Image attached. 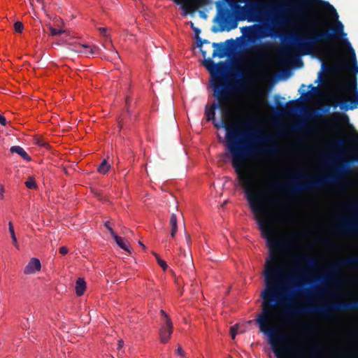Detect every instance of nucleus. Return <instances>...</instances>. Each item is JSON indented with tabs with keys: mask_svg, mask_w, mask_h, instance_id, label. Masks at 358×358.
Returning <instances> with one entry per match:
<instances>
[{
	"mask_svg": "<svg viewBox=\"0 0 358 358\" xmlns=\"http://www.w3.org/2000/svg\"><path fill=\"white\" fill-rule=\"evenodd\" d=\"M304 5L313 4L320 2L327 8L334 18L336 19V24L329 30L318 32L315 27H312L309 31V35L295 36L293 38L294 47L303 55H309L316 46L322 43H327L333 39L344 37L346 34L344 32L343 23L338 20V15L335 8L328 1L322 0H297Z\"/></svg>",
	"mask_w": 358,
	"mask_h": 358,
	"instance_id": "1",
	"label": "nucleus"
},
{
	"mask_svg": "<svg viewBox=\"0 0 358 358\" xmlns=\"http://www.w3.org/2000/svg\"><path fill=\"white\" fill-rule=\"evenodd\" d=\"M358 309V301L338 302L327 306H310L300 308L288 307L283 310L282 316L287 320L290 321L293 316L307 313H318L324 317H329L331 310H350Z\"/></svg>",
	"mask_w": 358,
	"mask_h": 358,
	"instance_id": "2",
	"label": "nucleus"
},
{
	"mask_svg": "<svg viewBox=\"0 0 358 358\" xmlns=\"http://www.w3.org/2000/svg\"><path fill=\"white\" fill-rule=\"evenodd\" d=\"M216 20L220 25V29L213 28V31L214 32H217L218 31H222L225 29L227 24H228V27L226 28L227 31L236 28L238 24L237 22L232 18L231 10L228 8L222 6L220 2L216 3Z\"/></svg>",
	"mask_w": 358,
	"mask_h": 358,
	"instance_id": "3",
	"label": "nucleus"
},
{
	"mask_svg": "<svg viewBox=\"0 0 358 358\" xmlns=\"http://www.w3.org/2000/svg\"><path fill=\"white\" fill-rule=\"evenodd\" d=\"M349 208L353 212H358V202L350 206ZM341 229L345 231H352L358 230V224H345L341 226ZM357 264H358V256L343 259L334 264L331 267V271L332 272H336L342 267L354 266Z\"/></svg>",
	"mask_w": 358,
	"mask_h": 358,
	"instance_id": "4",
	"label": "nucleus"
},
{
	"mask_svg": "<svg viewBox=\"0 0 358 358\" xmlns=\"http://www.w3.org/2000/svg\"><path fill=\"white\" fill-rule=\"evenodd\" d=\"M268 29L260 25H250L241 28V31L248 40L252 41L255 38H263L268 36Z\"/></svg>",
	"mask_w": 358,
	"mask_h": 358,
	"instance_id": "5",
	"label": "nucleus"
},
{
	"mask_svg": "<svg viewBox=\"0 0 358 358\" xmlns=\"http://www.w3.org/2000/svg\"><path fill=\"white\" fill-rule=\"evenodd\" d=\"M348 87L350 90L355 89V96L357 99H345L340 104V108L343 111H348L349 110H354L357 108L358 106V90H357V83L356 80H354L352 83L348 85Z\"/></svg>",
	"mask_w": 358,
	"mask_h": 358,
	"instance_id": "6",
	"label": "nucleus"
},
{
	"mask_svg": "<svg viewBox=\"0 0 358 358\" xmlns=\"http://www.w3.org/2000/svg\"><path fill=\"white\" fill-rule=\"evenodd\" d=\"M173 331V324H162L159 332L161 343H166L170 339Z\"/></svg>",
	"mask_w": 358,
	"mask_h": 358,
	"instance_id": "7",
	"label": "nucleus"
},
{
	"mask_svg": "<svg viewBox=\"0 0 358 358\" xmlns=\"http://www.w3.org/2000/svg\"><path fill=\"white\" fill-rule=\"evenodd\" d=\"M76 52L83 53L87 56L96 55L99 52V48L96 45L90 46L86 44L78 45L73 49Z\"/></svg>",
	"mask_w": 358,
	"mask_h": 358,
	"instance_id": "8",
	"label": "nucleus"
},
{
	"mask_svg": "<svg viewBox=\"0 0 358 358\" xmlns=\"http://www.w3.org/2000/svg\"><path fill=\"white\" fill-rule=\"evenodd\" d=\"M233 41L232 39L227 40L224 43H213V47L215 48V49L213 50L212 57H218L220 58H222L225 56L227 50V48L225 45V43H229V42Z\"/></svg>",
	"mask_w": 358,
	"mask_h": 358,
	"instance_id": "9",
	"label": "nucleus"
},
{
	"mask_svg": "<svg viewBox=\"0 0 358 358\" xmlns=\"http://www.w3.org/2000/svg\"><path fill=\"white\" fill-rule=\"evenodd\" d=\"M41 264L38 259L32 258L24 269V274H33L41 270Z\"/></svg>",
	"mask_w": 358,
	"mask_h": 358,
	"instance_id": "10",
	"label": "nucleus"
},
{
	"mask_svg": "<svg viewBox=\"0 0 358 358\" xmlns=\"http://www.w3.org/2000/svg\"><path fill=\"white\" fill-rule=\"evenodd\" d=\"M190 26L196 36L197 47L200 49L202 56L206 59L207 52L205 50H202V45L203 43H209V42L207 40L202 41L201 38H199V35L201 33V30L199 28L194 27V24L192 22H190Z\"/></svg>",
	"mask_w": 358,
	"mask_h": 358,
	"instance_id": "11",
	"label": "nucleus"
},
{
	"mask_svg": "<svg viewBox=\"0 0 358 358\" xmlns=\"http://www.w3.org/2000/svg\"><path fill=\"white\" fill-rule=\"evenodd\" d=\"M344 42L348 45V53H349L348 59H349V62L352 64L353 71L355 73H358V66H357V59H356V55H355V50L352 48V47L351 46V44L350 43V42L348 41V40L347 38L345 39Z\"/></svg>",
	"mask_w": 358,
	"mask_h": 358,
	"instance_id": "12",
	"label": "nucleus"
},
{
	"mask_svg": "<svg viewBox=\"0 0 358 358\" xmlns=\"http://www.w3.org/2000/svg\"><path fill=\"white\" fill-rule=\"evenodd\" d=\"M271 45L272 43L269 42L262 43L258 45H255L253 48L252 51L256 54L258 59H261L264 57L266 51L270 48Z\"/></svg>",
	"mask_w": 358,
	"mask_h": 358,
	"instance_id": "13",
	"label": "nucleus"
},
{
	"mask_svg": "<svg viewBox=\"0 0 358 358\" xmlns=\"http://www.w3.org/2000/svg\"><path fill=\"white\" fill-rule=\"evenodd\" d=\"M304 349L307 350L311 357L314 358L318 357L322 350V346L315 343L306 345Z\"/></svg>",
	"mask_w": 358,
	"mask_h": 358,
	"instance_id": "14",
	"label": "nucleus"
},
{
	"mask_svg": "<svg viewBox=\"0 0 358 358\" xmlns=\"http://www.w3.org/2000/svg\"><path fill=\"white\" fill-rule=\"evenodd\" d=\"M346 140L345 138H336L329 142V147L336 151L343 150L345 145Z\"/></svg>",
	"mask_w": 358,
	"mask_h": 358,
	"instance_id": "15",
	"label": "nucleus"
},
{
	"mask_svg": "<svg viewBox=\"0 0 358 358\" xmlns=\"http://www.w3.org/2000/svg\"><path fill=\"white\" fill-rule=\"evenodd\" d=\"M169 226L171 227V236L173 238L178 232V219L175 213L171 215Z\"/></svg>",
	"mask_w": 358,
	"mask_h": 358,
	"instance_id": "16",
	"label": "nucleus"
},
{
	"mask_svg": "<svg viewBox=\"0 0 358 358\" xmlns=\"http://www.w3.org/2000/svg\"><path fill=\"white\" fill-rule=\"evenodd\" d=\"M10 152L12 153H17L20 156L22 157L26 161H30L31 157L29 156V155L25 152V150L20 146L15 145L12 146L10 149Z\"/></svg>",
	"mask_w": 358,
	"mask_h": 358,
	"instance_id": "17",
	"label": "nucleus"
},
{
	"mask_svg": "<svg viewBox=\"0 0 358 358\" xmlns=\"http://www.w3.org/2000/svg\"><path fill=\"white\" fill-rule=\"evenodd\" d=\"M86 289V283L83 278H78L76 283V293L78 296H82Z\"/></svg>",
	"mask_w": 358,
	"mask_h": 358,
	"instance_id": "18",
	"label": "nucleus"
},
{
	"mask_svg": "<svg viewBox=\"0 0 358 358\" xmlns=\"http://www.w3.org/2000/svg\"><path fill=\"white\" fill-rule=\"evenodd\" d=\"M113 238L115 239L116 243L124 250L128 252L129 253H131V250L127 246L126 243L124 242V239L120 236H118L117 234H115Z\"/></svg>",
	"mask_w": 358,
	"mask_h": 358,
	"instance_id": "19",
	"label": "nucleus"
},
{
	"mask_svg": "<svg viewBox=\"0 0 358 358\" xmlns=\"http://www.w3.org/2000/svg\"><path fill=\"white\" fill-rule=\"evenodd\" d=\"M110 166L108 163V162L104 159L103 162L99 165L97 168V171L99 173L101 174H106L110 169Z\"/></svg>",
	"mask_w": 358,
	"mask_h": 358,
	"instance_id": "20",
	"label": "nucleus"
},
{
	"mask_svg": "<svg viewBox=\"0 0 358 358\" xmlns=\"http://www.w3.org/2000/svg\"><path fill=\"white\" fill-rule=\"evenodd\" d=\"M8 229H9V232L10 234V236H11L13 245L16 248H18V244H17L16 236H15L14 227H13V223L11 222H9V223H8Z\"/></svg>",
	"mask_w": 358,
	"mask_h": 358,
	"instance_id": "21",
	"label": "nucleus"
},
{
	"mask_svg": "<svg viewBox=\"0 0 358 358\" xmlns=\"http://www.w3.org/2000/svg\"><path fill=\"white\" fill-rule=\"evenodd\" d=\"M25 186L30 189H34L37 187V185L32 177H29L25 182Z\"/></svg>",
	"mask_w": 358,
	"mask_h": 358,
	"instance_id": "22",
	"label": "nucleus"
},
{
	"mask_svg": "<svg viewBox=\"0 0 358 358\" xmlns=\"http://www.w3.org/2000/svg\"><path fill=\"white\" fill-rule=\"evenodd\" d=\"M160 313L162 315V324H173L171 318L169 317V315L166 313V312L164 310H161Z\"/></svg>",
	"mask_w": 358,
	"mask_h": 358,
	"instance_id": "23",
	"label": "nucleus"
},
{
	"mask_svg": "<svg viewBox=\"0 0 358 358\" xmlns=\"http://www.w3.org/2000/svg\"><path fill=\"white\" fill-rule=\"evenodd\" d=\"M153 255L156 257V259L159 265L162 268L164 271H165L168 268V265L166 264V263L164 260H162L157 253L153 252Z\"/></svg>",
	"mask_w": 358,
	"mask_h": 358,
	"instance_id": "24",
	"label": "nucleus"
},
{
	"mask_svg": "<svg viewBox=\"0 0 358 358\" xmlns=\"http://www.w3.org/2000/svg\"><path fill=\"white\" fill-rule=\"evenodd\" d=\"M49 29L50 31V35L52 36L62 34H63L64 32V29H55V28H53L52 27H50Z\"/></svg>",
	"mask_w": 358,
	"mask_h": 358,
	"instance_id": "25",
	"label": "nucleus"
},
{
	"mask_svg": "<svg viewBox=\"0 0 358 358\" xmlns=\"http://www.w3.org/2000/svg\"><path fill=\"white\" fill-rule=\"evenodd\" d=\"M14 29L16 32L21 33L24 29V25L21 22L17 21L14 24Z\"/></svg>",
	"mask_w": 358,
	"mask_h": 358,
	"instance_id": "26",
	"label": "nucleus"
},
{
	"mask_svg": "<svg viewBox=\"0 0 358 358\" xmlns=\"http://www.w3.org/2000/svg\"><path fill=\"white\" fill-rule=\"evenodd\" d=\"M304 127V124L302 123L293 124L290 126V129L293 132H298L303 127Z\"/></svg>",
	"mask_w": 358,
	"mask_h": 358,
	"instance_id": "27",
	"label": "nucleus"
},
{
	"mask_svg": "<svg viewBox=\"0 0 358 358\" xmlns=\"http://www.w3.org/2000/svg\"><path fill=\"white\" fill-rule=\"evenodd\" d=\"M238 328V325H237V324L234 325L230 328V334H231V338L233 340H234L236 338V336L237 334V329Z\"/></svg>",
	"mask_w": 358,
	"mask_h": 358,
	"instance_id": "28",
	"label": "nucleus"
},
{
	"mask_svg": "<svg viewBox=\"0 0 358 358\" xmlns=\"http://www.w3.org/2000/svg\"><path fill=\"white\" fill-rule=\"evenodd\" d=\"M104 226L108 229V230L110 231L112 236H114L116 234L115 233L114 230L112 229V227L110 226V222L108 221L104 223Z\"/></svg>",
	"mask_w": 358,
	"mask_h": 358,
	"instance_id": "29",
	"label": "nucleus"
},
{
	"mask_svg": "<svg viewBox=\"0 0 358 358\" xmlns=\"http://www.w3.org/2000/svg\"><path fill=\"white\" fill-rule=\"evenodd\" d=\"M69 252V249L65 247V246H62L59 248V253L62 255H65L68 253Z\"/></svg>",
	"mask_w": 358,
	"mask_h": 358,
	"instance_id": "30",
	"label": "nucleus"
},
{
	"mask_svg": "<svg viewBox=\"0 0 358 358\" xmlns=\"http://www.w3.org/2000/svg\"><path fill=\"white\" fill-rule=\"evenodd\" d=\"M5 189L3 185H0V199H3L4 198V194Z\"/></svg>",
	"mask_w": 358,
	"mask_h": 358,
	"instance_id": "31",
	"label": "nucleus"
},
{
	"mask_svg": "<svg viewBox=\"0 0 358 358\" xmlns=\"http://www.w3.org/2000/svg\"><path fill=\"white\" fill-rule=\"evenodd\" d=\"M0 124L3 126H5L6 124V118L0 114Z\"/></svg>",
	"mask_w": 358,
	"mask_h": 358,
	"instance_id": "32",
	"label": "nucleus"
},
{
	"mask_svg": "<svg viewBox=\"0 0 358 358\" xmlns=\"http://www.w3.org/2000/svg\"><path fill=\"white\" fill-rule=\"evenodd\" d=\"M37 144L38 145L43 146V147H48V144L47 143L43 142V141H41V140H38Z\"/></svg>",
	"mask_w": 358,
	"mask_h": 358,
	"instance_id": "33",
	"label": "nucleus"
},
{
	"mask_svg": "<svg viewBox=\"0 0 358 358\" xmlns=\"http://www.w3.org/2000/svg\"><path fill=\"white\" fill-rule=\"evenodd\" d=\"M177 353L179 355L184 356V351L182 350V349L180 346H178V348L177 349Z\"/></svg>",
	"mask_w": 358,
	"mask_h": 358,
	"instance_id": "34",
	"label": "nucleus"
},
{
	"mask_svg": "<svg viewBox=\"0 0 358 358\" xmlns=\"http://www.w3.org/2000/svg\"><path fill=\"white\" fill-rule=\"evenodd\" d=\"M332 129L336 131H340V127L338 124L336 123L332 125Z\"/></svg>",
	"mask_w": 358,
	"mask_h": 358,
	"instance_id": "35",
	"label": "nucleus"
},
{
	"mask_svg": "<svg viewBox=\"0 0 358 358\" xmlns=\"http://www.w3.org/2000/svg\"><path fill=\"white\" fill-rule=\"evenodd\" d=\"M99 31L101 32V34L102 35H104V36L106 35V28H104V27H100V28L99 29Z\"/></svg>",
	"mask_w": 358,
	"mask_h": 358,
	"instance_id": "36",
	"label": "nucleus"
},
{
	"mask_svg": "<svg viewBox=\"0 0 358 358\" xmlns=\"http://www.w3.org/2000/svg\"><path fill=\"white\" fill-rule=\"evenodd\" d=\"M186 241L188 245H189L191 243V238H190L189 234H186Z\"/></svg>",
	"mask_w": 358,
	"mask_h": 358,
	"instance_id": "37",
	"label": "nucleus"
},
{
	"mask_svg": "<svg viewBox=\"0 0 358 358\" xmlns=\"http://www.w3.org/2000/svg\"><path fill=\"white\" fill-rule=\"evenodd\" d=\"M338 66L341 69H343L345 68V66L344 65V63L341 61L338 63Z\"/></svg>",
	"mask_w": 358,
	"mask_h": 358,
	"instance_id": "38",
	"label": "nucleus"
},
{
	"mask_svg": "<svg viewBox=\"0 0 358 358\" xmlns=\"http://www.w3.org/2000/svg\"><path fill=\"white\" fill-rule=\"evenodd\" d=\"M343 101H341L339 99H336V105H334V107H336V106L341 104V103H342Z\"/></svg>",
	"mask_w": 358,
	"mask_h": 358,
	"instance_id": "39",
	"label": "nucleus"
},
{
	"mask_svg": "<svg viewBox=\"0 0 358 358\" xmlns=\"http://www.w3.org/2000/svg\"><path fill=\"white\" fill-rule=\"evenodd\" d=\"M122 343H123V341H119V343H118V349H120L122 346Z\"/></svg>",
	"mask_w": 358,
	"mask_h": 358,
	"instance_id": "40",
	"label": "nucleus"
},
{
	"mask_svg": "<svg viewBox=\"0 0 358 358\" xmlns=\"http://www.w3.org/2000/svg\"><path fill=\"white\" fill-rule=\"evenodd\" d=\"M138 243H139V245H140L141 246H142L143 248H145V245H143L141 241H139V242H138Z\"/></svg>",
	"mask_w": 358,
	"mask_h": 358,
	"instance_id": "41",
	"label": "nucleus"
},
{
	"mask_svg": "<svg viewBox=\"0 0 358 358\" xmlns=\"http://www.w3.org/2000/svg\"><path fill=\"white\" fill-rule=\"evenodd\" d=\"M119 125H120V128L123 127V124L121 121L119 122Z\"/></svg>",
	"mask_w": 358,
	"mask_h": 358,
	"instance_id": "42",
	"label": "nucleus"
},
{
	"mask_svg": "<svg viewBox=\"0 0 358 358\" xmlns=\"http://www.w3.org/2000/svg\"><path fill=\"white\" fill-rule=\"evenodd\" d=\"M283 53H284L285 55H288V54H289V51H288V50H285Z\"/></svg>",
	"mask_w": 358,
	"mask_h": 358,
	"instance_id": "43",
	"label": "nucleus"
},
{
	"mask_svg": "<svg viewBox=\"0 0 358 358\" xmlns=\"http://www.w3.org/2000/svg\"><path fill=\"white\" fill-rule=\"evenodd\" d=\"M128 101H129V99H128V98H127V99H126V103H127V105H128Z\"/></svg>",
	"mask_w": 358,
	"mask_h": 358,
	"instance_id": "44",
	"label": "nucleus"
},
{
	"mask_svg": "<svg viewBox=\"0 0 358 358\" xmlns=\"http://www.w3.org/2000/svg\"><path fill=\"white\" fill-rule=\"evenodd\" d=\"M299 62L301 64V65L303 64V62L300 59H299Z\"/></svg>",
	"mask_w": 358,
	"mask_h": 358,
	"instance_id": "45",
	"label": "nucleus"
},
{
	"mask_svg": "<svg viewBox=\"0 0 358 358\" xmlns=\"http://www.w3.org/2000/svg\"><path fill=\"white\" fill-rule=\"evenodd\" d=\"M114 54L118 56L117 52H114Z\"/></svg>",
	"mask_w": 358,
	"mask_h": 358,
	"instance_id": "46",
	"label": "nucleus"
},
{
	"mask_svg": "<svg viewBox=\"0 0 358 358\" xmlns=\"http://www.w3.org/2000/svg\"><path fill=\"white\" fill-rule=\"evenodd\" d=\"M310 87H312V88H314L313 86L312 85H309Z\"/></svg>",
	"mask_w": 358,
	"mask_h": 358,
	"instance_id": "47",
	"label": "nucleus"
},
{
	"mask_svg": "<svg viewBox=\"0 0 358 358\" xmlns=\"http://www.w3.org/2000/svg\"><path fill=\"white\" fill-rule=\"evenodd\" d=\"M282 110L283 111L285 110V107H284V106H282Z\"/></svg>",
	"mask_w": 358,
	"mask_h": 358,
	"instance_id": "48",
	"label": "nucleus"
},
{
	"mask_svg": "<svg viewBox=\"0 0 358 358\" xmlns=\"http://www.w3.org/2000/svg\"><path fill=\"white\" fill-rule=\"evenodd\" d=\"M182 255H184L185 256V251H183Z\"/></svg>",
	"mask_w": 358,
	"mask_h": 358,
	"instance_id": "49",
	"label": "nucleus"
},
{
	"mask_svg": "<svg viewBox=\"0 0 358 358\" xmlns=\"http://www.w3.org/2000/svg\"><path fill=\"white\" fill-rule=\"evenodd\" d=\"M182 255H184L185 256V251H183Z\"/></svg>",
	"mask_w": 358,
	"mask_h": 358,
	"instance_id": "50",
	"label": "nucleus"
},
{
	"mask_svg": "<svg viewBox=\"0 0 358 358\" xmlns=\"http://www.w3.org/2000/svg\"><path fill=\"white\" fill-rule=\"evenodd\" d=\"M38 2H41L42 1V0H36Z\"/></svg>",
	"mask_w": 358,
	"mask_h": 358,
	"instance_id": "51",
	"label": "nucleus"
},
{
	"mask_svg": "<svg viewBox=\"0 0 358 358\" xmlns=\"http://www.w3.org/2000/svg\"><path fill=\"white\" fill-rule=\"evenodd\" d=\"M348 140L350 141V138Z\"/></svg>",
	"mask_w": 358,
	"mask_h": 358,
	"instance_id": "52",
	"label": "nucleus"
},
{
	"mask_svg": "<svg viewBox=\"0 0 358 358\" xmlns=\"http://www.w3.org/2000/svg\"><path fill=\"white\" fill-rule=\"evenodd\" d=\"M229 358H231V357H229Z\"/></svg>",
	"mask_w": 358,
	"mask_h": 358,
	"instance_id": "53",
	"label": "nucleus"
}]
</instances>
